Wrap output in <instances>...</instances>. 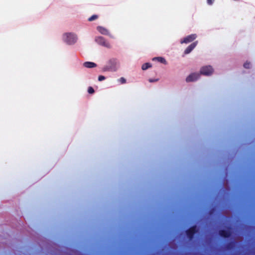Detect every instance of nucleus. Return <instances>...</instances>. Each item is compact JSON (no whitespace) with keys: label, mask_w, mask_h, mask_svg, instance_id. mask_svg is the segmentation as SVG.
<instances>
[{"label":"nucleus","mask_w":255,"mask_h":255,"mask_svg":"<svg viewBox=\"0 0 255 255\" xmlns=\"http://www.w3.org/2000/svg\"><path fill=\"white\" fill-rule=\"evenodd\" d=\"M199 77V74L198 73H193L188 76L186 78L188 82L194 81L198 79Z\"/></svg>","instance_id":"f03ea898"},{"label":"nucleus","mask_w":255,"mask_h":255,"mask_svg":"<svg viewBox=\"0 0 255 255\" xmlns=\"http://www.w3.org/2000/svg\"><path fill=\"white\" fill-rule=\"evenodd\" d=\"M84 65L86 67L88 68H93L96 66V64L95 63L89 62H85Z\"/></svg>","instance_id":"39448f33"},{"label":"nucleus","mask_w":255,"mask_h":255,"mask_svg":"<svg viewBox=\"0 0 255 255\" xmlns=\"http://www.w3.org/2000/svg\"><path fill=\"white\" fill-rule=\"evenodd\" d=\"M213 1V0H208V3H209L210 4L212 3Z\"/></svg>","instance_id":"f8f14e48"},{"label":"nucleus","mask_w":255,"mask_h":255,"mask_svg":"<svg viewBox=\"0 0 255 255\" xmlns=\"http://www.w3.org/2000/svg\"><path fill=\"white\" fill-rule=\"evenodd\" d=\"M88 92L89 93L92 94L94 92V90L92 87H89L88 89Z\"/></svg>","instance_id":"9d476101"},{"label":"nucleus","mask_w":255,"mask_h":255,"mask_svg":"<svg viewBox=\"0 0 255 255\" xmlns=\"http://www.w3.org/2000/svg\"><path fill=\"white\" fill-rule=\"evenodd\" d=\"M200 72L205 75H210L213 72V69L211 66H205L201 68Z\"/></svg>","instance_id":"f257e3e1"},{"label":"nucleus","mask_w":255,"mask_h":255,"mask_svg":"<svg viewBox=\"0 0 255 255\" xmlns=\"http://www.w3.org/2000/svg\"><path fill=\"white\" fill-rule=\"evenodd\" d=\"M105 79V77L103 76H100L99 77V80L101 81Z\"/></svg>","instance_id":"9b49d317"},{"label":"nucleus","mask_w":255,"mask_h":255,"mask_svg":"<svg viewBox=\"0 0 255 255\" xmlns=\"http://www.w3.org/2000/svg\"><path fill=\"white\" fill-rule=\"evenodd\" d=\"M119 81L122 83V84H124L126 82V80L125 78L122 77V78H121L120 79H119Z\"/></svg>","instance_id":"1a4fd4ad"},{"label":"nucleus","mask_w":255,"mask_h":255,"mask_svg":"<svg viewBox=\"0 0 255 255\" xmlns=\"http://www.w3.org/2000/svg\"><path fill=\"white\" fill-rule=\"evenodd\" d=\"M196 38L195 35H191L185 38L182 42L188 43L194 40Z\"/></svg>","instance_id":"7ed1b4c3"},{"label":"nucleus","mask_w":255,"mask_h":255,"mask_svg":"<svg viewBox=\"0 0 255 255\" xmlns=\"http://www.w3.org/2000/svg\"><path fill=\"white\" fill-rule=\"evenodd\" d=\"M153 60H157L162 63L166 64V60L162 57H156L153 59Z\"/></svg>","instance_id":"423d86ee"},{"label":"nucleus","mask_w":255,"mask_h":255,"mask_svg":"<svg viewBox=\"0 0 255 255\" xmlns=\"http://www.w3.org/2000/svg\"><path fill=\"white\" fill-rule=\"evenodd\" d=\"M196 45V43H194L190 45L185 50V52L186 54L189 53Z\"/></svg>","instance_id":"20e7f679"},{"label":"nucleus","mask_w":255,"mask_h":255,"mask_svg":"<svg viewBox=\"0 0 255 255\" xmlns=\"http://www.w3.org/2000/svg\"><path fill=\"white\" fill-rule=\"evenodd\" d=\"M151 66V65L149 63H145L142 66V70H145L147 69V68L150 67Z\"/></svg>","instance_id":"0eeeda50"},{"label":"nucleus","mask_w":255,"mask_h":255,"mask_svg":"<svg viewBox=\"0 0 255 255\" xmlns=\"http://www.w3.org/2000/svg\"><path fill=\"white\" fill-rule=\"evenodd\" d=\"M98 17V16L97 15H93L92 16H91V17H90L89 18V21H91L97 19Z\"/></svg>","instance_id":"6e6552de"}]
</instances>
